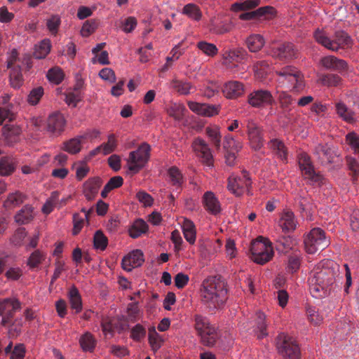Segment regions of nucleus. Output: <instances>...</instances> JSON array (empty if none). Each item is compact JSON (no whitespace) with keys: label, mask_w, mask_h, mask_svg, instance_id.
I'll return each instance as SVG.
<instances>
[{"label":"nucleus","mask_w":359,"mask_h":359,"mask_svg":"<svg viewBox=\"0 0 359 359\" xmlns=\"http://www.w3.org/2000/svg\"><path fill=\"white\" fill-rule=\"evenodd\" d=\"M201 303L210 311L222 308L228 299V285L221 275L205 278L199 289Z\"/></svg>","instance_id":"nucleus-1"},{"label":"nucleus","mask_w":359,"mask_h":359,"mask_svg":"<svg viewBox=\"0 0 359 359\" xmlns=\"http://www.w3.org/2000/svg\"><path fill=\"white\" fill-rule=\"evenodd\" d=\"M313 36L318 43L332 51H338L340 48H351L353 44L351 36L344 31L336 32L332 40L327 36L325 32L320 29H317Z\"/></svg>","instance_id":"nucleus-2"},{"label":"nucleus","mask_w":359,"mask_h":359,"mask_svg":"<svg viewBox=\"0 0 359 359\" xmlns=\"http://www.w3.org/2000/svg\"><path fill=\"white\" fill-rule=\"evenodd\" d=\"M276 74L278 76L279 83L285 85L288 88H291L293 93H301L305 88L304 76L295 67L287 66L276 71Z\"/></svg>","instance_id":"nucleus-3"},{"label":"nucleus","mask_w":359,"mask_h":359,"mask_svg":"<svg viewBox=\"0 0 359 359\" xmlns=\"http://www.w3.org/2000/svg\"><path fill=\"white\" fill-rule=\"evenodd\" d=\"M250 250V259L259 265L269 262L274 255L271 243L262 236L257 237L251 243Z\"/></svg>","instance_id":"nucleus-4"},{"label":"nucleus","mask_w":359,"mask_h":359,"mask_svg":"<svg viewBox=\"0 0 359 359\" xmlns=\"http://www.w3.org/2000/svg\"><path fill=\"white\" fill-rule=\"evenodd\" d=\"M151 147L147 142L142 143L135 151H130L127 158L128 169L133 173H137L148 163L150 158Z\"/></svg>","instance_id":"nucleus-5"},{"label":"nucleus","mask_w":359,"mask_h":359,"mask_svg":"<svg viewBox=\"0 0 359 359\" xmlns=\"http://www.w3.org/2000/svg\"><path fill=\"white\" fill-rule=\"evenodd\" d=\"M195 329L201 338V343L206 346H213L218 336L214 327L211 326L206 317L201 315H194Z\"/></svg>","instance_id":"nucleus-6"},{"label":"nucleus","mask_w":359,"mask_h":359,"mask_svg":"<svg viewBox=\"0 0 359 359\" xmlns=\"http://www.w3.org/2000/svg\"><path fill=\"white\" fill-rule=\"evenodd\" d=\"M276 340L278 353L284 359H300V348L290 337L280 333Z\"/></svg>","instance_id":"nucleus-7"},{"label":"nucleus","mask_w":359,"mask_h":359,"mask_svg":"<svg viewBox=\"0 0 359 359\" xmlns=\"http://www.w3.org/2000/svg\"><path fill=\"white\" fill-rule=\"evenodd\" d=\"M329 244L330 241L320 228H313L304 238L305 250L309 254H314L319 250H323Z\"/></svg>","instance_id":"nucleus-8"},{"label":"nucleus","mask_w":359,"mask_h":359,"mask_svg":"<svg viewBox=\"0 0 359 359\" xmlns=\"http://www.w3.org/2000/svg\"><path fill=\"white\" fill-rule=\"evenodd\" d=\"M251 184L252 182L249 173L246 170H243L241 177L231 175L228 178L227 188L236 196H242L245 190L248 194L251 195L252 194L250 191Z\"/></svg>","instance_id":"nucleus-9"},{"label":"nucleus","mask_w":359,"mask_h":359,"mask_svg":"<svg viewBox=\"0 0 359 359\" xmlns=\"http://www.w3.org/2000/svg\"><path fill=\"white\" fill-rule=\"evenodd\" d=\"M275 100L269 90H257L248 95V103L253 107H264L272 105Z\"/></svg>","instance_id":"nucleus-10"},{"label":"nucleus","mask_w":359,"mask_h":359,"mask_svg":"<svg viewBox=\"0 0 359 359\" xmlns=\"http://www.w3.org/2000/svg\"><path fill=\"white\" fill-rule=\"evenodd\" d=\"M192 148L204 165L208 167L213 165V156L208 144L205 140L200 137L196 138L192 143Z\"/></svg>","instance_id":"nucleus-11"},{"label":"nucleus","mask_w":359,"mask_h":359,"mask_svg":"<svg viewBox=\"0 0 359 359\" xmlns=\"http://www.w3.org/2000/svg\"><path fill=\"white\" fill-rule=\"evenodd\" d=\"M271 55L280 60H290L295 57L297 50L291 43H283L278 46H272Z\"/></svg>","instance_id":"nucleus-12"},{"label":"nucleus","mask_w":359,"mask_h":359,"mask_svg":"<svg viewBox=\"0 0 359 359\" xmlns=\"http://www.w3.org/2000/svg\"><path fill=\"white\" fill-rule=\"evenodd\" d=\"M246 128L251 147L255 150L260 149L264 144V139L261 128L252 119H248L247 121Z\"/></svg>","instance_id":"nucleus-13"},{"label":"nucleus","mask_w":359,"mask_h":359,"mask_svg":"<svg viewBox=\"0 0 359 359\" xmlns=\"http://www.w3.org/2000/svg\"><path fill=\"white\" fill-rule=\"evenodd\" d=\"M320 63L325 69L337 72L341 74L347 72L348 69V65L346 61L334 55L323 57L320 59Z\"/></svg>","instance_id":"nucleus-14"},{"label":"nucleus","mask_w":359,"mask_h":359,"mask_svg":"<svg viewBox=\"0 0 359 359\" xmlns=\"http://www.w3.org/2000/svg\"><path fill=\"white\" fill-rule=\"evenodd\" d=\"M65 119L63 115L59 112L50 114L46 123V130L50 134L58 135L65 128Z\"/></svg>","instance_id":"nucleus-15"},{"label":"nucleus","mask_w":359,"mask_h":359,"mask_svg":"<svg viewBox=\"0 0 359 359\" xmlns=\"http://www.w3.org/2000/svg\"><path fill=\"white\" fill-rule=\"evenodd\" d=\"M102 184V180L99 177L89 178L84 182L83 193L88 201H92L95 198Z\"/></svg>","instance_id":"nucleus-16"},{"label":"nucleus","mask_w":359,"mask_h":359,"mask_svg":"<svg viewBox=\"0 0 359 359\" xmlns=\"http://www.w3.org/2000/svg\"><path fill=\"white\" fill-rule=\"evenodd\" d=\"M297 225L294 214L291 210H285L280 216L278 226L285 233L294 231Z\"/></svg>","instance_id":"nucleus-17"},{"label":"nucleus","mask_w":359,"mask_h":359,"mask_svg":"<svg viewBox=\"0 0 359 359\" xmlns=\"http://www.w3.org/2000/svg\"><path fill=\"white\" fill-rule=\"evenodd\" d=\"M248 54L245 48L238 47L224 50L222 53V58L225 62H241L248 59Z\"/></svg>","instance_id":"nucleus-18"},{"label":"nucleus","mask_w":359,"mask_h":359,"mask_svg":"<svg viewBox=\"0 0 359 359\" xmlns=\"http://www.w3.org/2000/svg\"><path fill=\"white\" fill-rule=\"evenodd\" d=\"M143 252L140 250H135L125 256L122 260L123 269H135L141 266L144 262Z\"/></svg>","instance_id":"nucleus-19"},{"label":"nucleus","mask_w":359,"mask_h":359,"mask_svg":"<svg viewBox=\"0 0 359 359\" xmlns=\"http://www.w3.org/2000/svg\"><path fill=\"white\" fill-rule=\"evenodd\" d=\"M300 170L303 177L309 181V184L320 186L323 183V176L320 172H316L312 163Z\"/></svg>","instance_id":"nucleus-20"},{"label":"nucleus","mask_w":359,"mask_h":359,"mask_svg":"<svg viewBox=\"0 0 359 359\" xmlns=\"http://www.w3.org/2000/svg\"><path fill=\"white\" fill-rule=\"evenodd\" d=\"M314 154L321 164L331 163L335 157V154L328 144H318Z\"/></svg>","instance_id":"nucleus-21"},{"label":"nucleus","mask_w":359,"mask_h":359,"mask_svg":"<svg viewBox=\"0 0 359 359\" xmlns=\"http://www.w3.org/2000/svg\"><path fill=\"white\" fill-rule=\"evenodd\" d=\"M203 203L206 210L212 215H216L220 212V203L213 192L206 191L203 196Z\"/></svg>","instance_id":"nucleus-22"},{"label":"nucleus","mask_w":359,"mask_h":359,"mask_svg":"<svg viewBox=\"0 0 359 359\" xmlns=\"http://www.w3.org/2000/svg\"><path fill=\"white\" fill-rule=\"evenodd\" d=\"M20 133L21 129L18 126L6 125L2 128V136L7 146H11L17 142Z\"/></svg>","instance_id":"nucleus-23"},{"label":"nucleus","mask_w":359,"mask_h":359,"mask_svg":"<svg viewBox=\"0 0 359 359\" xmlns=\"http://www.w3.org/2000/svg\"><path fill=\"white\" fill-rule=\"evenodd\" d=\"M222 90L224 95L230 99L238 97L244 93L243 83L236 81L226 83Z\"/></svg>","instance_id":"nucleus-24"},{"label":"nucleus","mask_w":359,"mask_h":359,"mask_svg":"<svg viewBox=\"0 0 359 359\" xmlns=\"http://www.w3.org/2000/svg\"><path fill=\"white\" fill-rule=\"evenodd\" d=\"M337 116L348 123H353L356 121L355 113L349 109L343 102H337L334 104Z\"/></svg>","instance_id":"nucleus-25"},{"label":"nucleus","mask_w":359,"mask_h":359,"mask_svg":"<svg viewBox=\"0 0 359 359\" xmlns=\"http://www.w3.org/2000/svg\"><path fill=\"white\" fill-rule=\"evenodd\" d=\"M18 53L16 49H13L7 59V67L11 69V75L18 81L22 76L21 66L19 64Z\"/></svg>","instance_id":"nucleus-26"},{"label":"nucleus","mask_w":359,"mask_h":359,"mask_svg":"<svg viewBox=\"0 0 359 359\" xmlns=\"http://www.w3.org/2000/svg\"><path fill=\"white\" fill-rule=\"evenodd\" d=\"M34 217V208L30 205H24L15 215V222L18 224L31 222Z\"/></svg>","instance_id":"nucleus-27"},{"label":"nucleus","mask_w":359,"mask_h":359,"mask_svg":"<svg viewBox=\"0 0 359 359\" xmlns=\"http://www.w3.org/2000/svg\"><path fill=\"white\" fill-rule=\"evenodd\" d=\"M25 199L26 196L22 192L15 191L7 196L3 205L6 210H12L22 204Z\"/></svg>","instance_id":"nucleus-28"},{"label":"nucleus","mask_w":359,"mask_h":359,"mask_svg":"<svg viewBox=\"0 0 359 359\" xmlns=\"http://www.w3.org/2000/svg\"><path fill=\"white\" fill-rule=\"evenodd\" d=\"M309 281L316 282L324 287H330L334 282V276L328 271H318L309 279Z\"/></svg>","instance_id":"nucleus-29"},{"label":"nucleus","mask_w":359,"mask_h":359,"mask_svg":"<svg viewBox=\"0 0 359 359\" xmlns=\"http://www.w3.org/2000/svg\"><path fill=\"white\" fill-rule=\"evenodd\" d=\"M15 159L11 156H4L0 158V175L9 176L12 175L16 168Z\"/></svg>","instance_id":"nucleus-30"},{"label":"nucleus","mask_w":359,"mask_h":359,"mask_svg":"<svg viewBox=\"0 0 359 359\" xmlns=\"http://www.w3.org/2000/svg\"><path fill=\"white\" fill-rule=\"evenodd\" d=\"M265 43L264 39L260 34H255L249 36L245 40V45L252 53H256L262 49Z\"/></svg>","instance_id":"nucleus-31"},{"label":"nucleus","mask_w":359,"mask_h":359,"mask_svg":"<svg viewBox=\"0 0 359 359\" xmlns=\"http://www.w3.org/2000/svg\"><path fill=\"white\" fill-rule=\"evenodd\" d=\"M310 282V293L315 299H321L330 294L331 288L324 287L318 283Z\"/></svg>","instance_id":"nucleus-32"},{"label":"nucleus","mask_w":359,"mask_h":359,"mask_svg":"<svg viewBox=\"0 0 359 359\" xmlns=\"http://www.w3.org/2000/svg\"><path fill=\"white\" fill-rule=\"evenodd\" d=\"M182 229L184 236L187 242L190 244H194L196 241V227L192 221L188 219H184Z\"/></svg>","instance_id":"nucleus-33"},{"label":"nucleus","mask_w":359,"mask_h":359,"mask_svg":"<svg viewBox=\"0 0 359 359\" xmlns=\"http://www.w3.org/2000/svg\"><path fill=\"white\" fill-rule=\"evenodd\" d=\"M295 205L301 212H310L313 210L314 205L311 198L304 194H299L295 199Z\"/></svg>","instance_id":"nucleus-34"},{"label":"nucleus","mask_w":359,"mask_h":359,"mask_svg":"<svg viewBox=\"0 0 359 359\" xmlns=\"http://www.w3.org/2000/svg\"><path fill=\"white\" fill-rule=\"evenodd\" d=\"M269 146L281 161H287V151L285 144L281 140L278 139H272L269 142Z\"/></svg>","instance_id":"nucleus-35"},{"label":"nucleus","mask_w":359,"mask_h":359,"mask_svg":"<svg viewBox=\"0 0 359 359\" xmlns=\"http://www.w3.org/2000/svg\"><path fill=\"white\" fill-rule=\"evenodd\" d=\"M318 81L325 86L337 87L341 83L342 79L338 74L328 73L320 75Z\"/></svg>","instance_id":"nucleus-36"},{"label":"nucleus","mask_w":359,"mask_h":359,"mask_svg":"<svg viewBox=\"0 0 359 359\" xmlns=\"http://www.w3.org/2000/svg\"><path fill=\"white\" fill-rule=\"evenodd\" d=\"M69 302L71 308L76 310L78 313L82 310V300L79 290L73 285L69 292Z\"/></svg>","instance_id":"nucleus-37"},{"label":"nucleus","mask_w":359,"mask_h":359,"mask_svg":"<svg viewBox=\"0 0 359 359\" xmlns=\"http://www.w3.org/2000/svg\"><path fill=\"white\" fill-rule=\"evenodd\" d=\"M80 346L83 351L93 352L95 348L96 340L90 332H86L79 339Z\"/></svg>","instance_id":"nucleus-38"},{"label":"nucleus","mask_w":359,"mask_h":359,"mask_svg":"<svg viewBox=\"0 0 359 359\" xmlns=\"http://www.w3.org/2000/svg\"><path fill=\"white\" fill-rule=\"evenodd\" d=\"M147 230V224L143 219H139L135 220L130 226L129 233L130 237L136 238L140 237L142 233H146Z\"/></svg>","instance_id":"nucleus-39"},{"label":"nucleus","mask_w":359,"mask_h":359,"mask_svg":"<svg viewBox=\"0 0 359 359\" xmlns=\"http://www.w3.org/2000/svg\"><path fill=\"white\" fill-rule=\"evenodd\" d=\"M51 48L49 39H44L38 45L35 46L33 55L36 59H43L49 53Z\"/></svg>","instance_id":"nucleus-40"},{"label":"nucleus","mask_w":359,"mask_h":359,"mask_svg":"<svg viewBox=\"0 0 359 359\" xmlns=\"http://www.w3.org/2000/svg\"><path fill=\"white\" fill-rule=\"evenodd\" d=\"M21 309V303L18 299H15L12 300V306L9 309H7L5 314L2 317L1 324L4 326L9 325L11 320L14 316V313L17 310Z\"/></svg>","instance_id":"nucleus-41"},{"label":"nucleus","mask_w":359,"mask_h":359,"mask_svg":"<svg viewBox=\"0 0 359 359\" xmlns=\"http://www.w3.org/2000/svg\"><path fill=\"white\" fill-rule=\"evenodd\" d=\"M171 86L173 89L181 95H188L191 93V90L194 89L191 83L178 79H173L171 82Z\"/></svg>","instance_id":"nucleus-42"},{"label":"nucleus","mask_w":359,"mask_h":359,"mask_svg":"<svg viewBox=\"0 0 359 359\" xmlns=\"http://www.w3.org/2000/svg\"><path fill=\"white\" fill-rule=\"evenodd\" d=\"M182 13L194 20H199L202 16L199 7L194 4L185 5L183 8Z\"/></svg>","instance_id":"nucleus-43"},{"label":"nucleus","mask_w":359,"mask_h":359,"mask_svg":"<svg viewBox=\"0 0 359 359\" xmlns=\"http://www.w3.org/2000/svg\"><path fill=\"white\" fill-rule=\"evenodd\" d=\"M82 211L85 213L84 217H82L79 213H75L73 215V222H74V228H73V234L77 235L83 226L85 220L88 219V217L90 214V211H86L83 209Z\"/></svg>","instance_id":"nucleus-44"},{"label":"nucleus","mask_w":359,"mask_h":359,"mask_svg":"<svg viewBox=\"0 0 359 359\" xmlns=\"http://www.w3.org/2000/svg\"><path fill=\"white\" fill-rule=\"evenodd\" d=\"M81 137H75L64 143V150L69 154H74L80 151Z\"/></svg>","instance_id":"nucleus-45"},{"label":"nucleus","mask_w":359,"mask_h":359,"mask_svg":"<svg viewBox=\"0 0 359 359\" xmlns=\"http://www.w3.org/2000/svg\"><path fill=\"white\" fill-rule=\"evenodd\" d=\"M60 25L61 19L58 15H52L46 20V27L51 35H57Z\"/></svg>","instance_id":"nucleus-46"},{"label":"nucleus","mask_w":359,"mask_h":359,"mask_svg":"<svg viewBox=\"0 0 359 359\" xmlns=\"http://www.w3.org/2000/svg\"><path fill=\"white\" fill-rule=\"evenodd\" d=\"M168 174L172 185L180 187L183 183V177L180 170L176 166L168 169Z\"/></svg>","instance_id":"nucleus-47"},{"label":"nucleus","mask_w":359,"mask_h":359,"mask_svg":"<svg viewBox=\"0 0 359 359\" xmlns=\"http://www.w3.org/2000/svg\"><path fill=\"white\" fill-rule=\"evenodd\" d=\"M293 245V240L290 236H282L276 241V250L279 252L285 253L290 249Z\"/></svg>","instance_id":"nucleus-48"},{"label":"nucleus","mask_w":359,"mask_h":359,"mask_svg":"<svg viewBox=\"0 0 359 359\" xmlns=\"http://www.w3.org/2000/svg\"><path fill=\"white\" fill-rule=\"evenodd\" d=\"M197 48L204 54L210 57H214L218 53V49L215 44L204 41H199L197 43Z\"/></svg>","instance_id":"nucleus-49"},{"label":"nucleus","mask_w":359,"mask_h":359,"mask_svg":"<svg viewBox=\"0 0 359 359\" xmlns=\"http://www.w3.org/2000/svg\"><path fill=\"white\" fill-rule=\"evenodd\" d=\"M270 63L266 60L257 61L254 65V71L255 75L259 79L264 78L269 69Z\"/></svg>","instance_id":"nucleus-50"},{"label":"nucleus","mask_w":359,"mask_h":359,"mask_svg":"<svg viewBox=\"0 0 359 359\" xmlns=\"http://www.w3.org/2000/svg\"><path fill=\"white\" fill-rule=\"evenodd\" d=\"M206 134L210 137L211 142L217 149L220 148L221 134L217 127L207 128Z\"/></svg>","instance_id":"nucleus-51"},{"label":"nucleus","mask_w":359,"mask_h":359,"mask_svg":"<svg viewBox=\"0 0 359 359\" xmlns=\"http://www.w3.org/2000/svg\"><path fill=\"white\" fill-rule=\"evenodd\" d=\"M47 78L50 81L59 84L64 79V73L60 68L53 67L48 71Z\"/></svg>","instance_id":"nucleus-52"},{"label":"nucleus","mask_w":359,"mask_h":359,"mask_svg":"<svg viewBox=\"0 0 359 359\" xmlns=\"http://www.w3.org/2000/svg\"><path fill=\"white\" fill-rule=\"evenodd\" d=\"M289 269H299L300 267H307L304 264V260L297 252H294L288 257Z\"/></svg>","instance_id":"nucleus-53"},{"label":"nucleus","mask_w":359,"mask_h":359,"mask_svg":"<svg viewBox=\"0 0 359 359\" xmlns=\"http://www.w3.org/2000/svg\"><path fill=\"white\" fill-rule=\"evenodd\" d=\"M223 147L225 151H238V150L241 148V145L231 135H227L224 137Z\"/></svg>","instance_id":"nucleus-54"},{"label":"nucleus","mask_w":359,"mask_h":359,"mask_svg":"<svg viewBox=\"0 0 359 359\" xmlns=\"http://www.w3.org/2000/svg\"><path fill=\"white\" fill-rule=\"evenodd\" d=\"M107 238L101 231H97L93 237V244L96 249L104 250L107 245Z\"/></svg>","instance_id":"nucleus-55"},{"label":"nucleus","mask_w":359,"mask_h":359,"mask_svg":"<svg viewBox=\"0 0 359 359\" xmlns=\"http://www.w3.org/2000/svg\"><path fill=\"white\" fill-rule=\"evenodd\" d=\"M130 338L135 341H141L146 336V329L141 324L135 325L130 331Z\"/></svg>","instance_id":"nucleus-56"},{"label":"nucleus","mask_w":359,"mask_h":359,"mask_svg":"<svg viewBox=\"0 0 359 359\" xmlns=\"http://www.w3.org/2000/svg\"><path fill=\"white\" fill-rule=\"evenodd\" d=\"M43 95V88L41 86L33 88L27 97V102L31 105H36L39 103Z\"/></svg>","instance_id":"nucleus-57"},{"label":"nucleus","mask_w":359,"mask_h":359,"mask_svg":"<svg viewBox=\"0 0 359 359\" xmlns=\"http://www.w3.org/2000/svg\"><path fill=\"white\" fill-rule=\"evenodd\" d=\"M266 316L263 312H257V325L261 335H258V339H262L264 337H266L268 333L266 332V325L265 323Z\"/></svg>","instance_id":"nucleus-58"},{"label":"nucleus","mask_w":359,"mask_h":359,"mask_svg":"<svg viewBox=\"0 0 359 359\" xmlns=\"http://www.w3.org/2000/svg\"><path fill=\"white\" fill-rule=\"evenodd\" d=\"M346 141L354 152L359 154V135L354 132L349 133L346 135Z\"/></svg>","instance_id":"nucleus-59"},{"label":"nucleus","mask_w":359,"mask_h":359,"mask_svg":"<svg viewBox=\"0 0 359 359\" xmlns=\"http://www.w3.org/2000/svg\"><path fill=\"white\" fill-rule=\"evenodd\" d=\"M128 317L121 315L116 317V321L114 323V328L118 330V333L129 329Z\"/></svg>","instance_id":"nucleus-60"},{"label":"nucleus","mask_w":359,"mask_h":359,"mask_svg":"<svg viewBox=\"0 0 359 359\" xmlns=\"http://www.w3.org/2000/svg\"><path fill=\"white\" fill-rule=\"evenodd\" d=\"M100 146L104 155L109 154L114 151L116 147V141L114 135L111 134L109 135L107 142L103 143Z\"/></svg>","instance_id":"nucleus-61"},{"label":"nucleus","mask_w":359,"mask_h":359,"mask_svg":"<svg viewBox=\"0 0 359 359\" xmlns=\"http://www.w3.org/2000/svg\"><path fill=\"white\" fill-rule=\"evenodd\" d=\"M159 337V334L156 331L155 327H151L149 328V335L148 340L149 343L151 347V349L154 351H156L161 347L159 344H157V338Z\"/></svg>","instance_id":"nucleus-62"},{"label":"nucleus","mask_w":359,"mask_h":359,"mask_svg":"<svg viewBox=\"0 0 359 359\" xmlns=\"http://www.w3.org/2000/svg\"><path fill=\"white\" fill-rule=\"evenodd\" d=\"M11 104H8L6 107H0V124H1L6 120H13L14 114L11 111Z\"/></svg>","instance_id":"nucleus-63"},{"label":"nucleus","mask_w":359,"mask_h":359,"mask_svg":"<svg viewBox=\"0 0 359 359\" xmlns=\"http://www.w3.org/2000/svg\"><path fill=\"white\" fill-rule=\"evenodd\" d=\"M189 280V276L183 273H177L174 278L175 285L178 289L184 288L187 285Z\"/></svg>","instance_id":"nucleus-64"}]
</instances>
